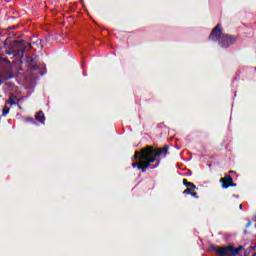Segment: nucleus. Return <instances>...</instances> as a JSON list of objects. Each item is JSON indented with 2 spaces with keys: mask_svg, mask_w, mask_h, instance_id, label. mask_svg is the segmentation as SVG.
Wrapping results in <instances>:
<instances>
[{
  "mask_svg": "<svg viewBox=\"0 0 256 256\" xmlns=\"http://www.w3.org/2000/svg\"><path fill=\"white\" fill-rule=\"evenodd\" d=\"M167 155H169V146L167 145L163 148L146 146L140 151H135L132 159H135V161L148 162L151 165V163H155V161L159 163L157 157H163L165 159Z\"/></svg>",
  "mask_w": 256,
  "mask_h": 256,
  "instance_id": "f257e3e1",
  "label": "nucleus"
},
{
  "mask_svg": "<svg viewBox=\"0 0 256 256\" xmlns=\"http://www.w3.org/2000/svg\"><path fill=\"white\" fill-rule=\"evenodd\" d=\"M209 39L211 41L217 42L218 45L222 49H229L231 45H235V41H237V36L230 35V34H223V28L221 24H217L211 31L209 35Z\"/></svg>",
  "mask_w": 256,
  "mask_h": 256,
  "instance_id": "f03ea898",
  "label": "nucleus"
},
{
  "mask_svg": "<svg viewBox=\"0 0 256 256\" xmlns=\"http://www.w3.org/2000/svg\"><path fill=\"white\" fill-rule=\"evenodd\" d=\"M13 47H16L12 50H7L5 52L6 55H14V57H23L25 55V51H27V47L23 46V40H15L12 43Z\"/></svg>",
  "mask_w": 256,
  "mask_h": 256,
  "instance_id": "7ed1b4c3",
  "label": "nucleus"
},
{
  "mask_svg": "<svg viewBox=\"0 0 256 256\" xmlns=\"http://www.w3.org/2000/svg\"><path fill=\"white\" fill-rule=\"evenodd\" d=\"M209 251H213L214 253H216V255H219V256H227L229 253L227 250H225V247H223L222 249H219L215 247L213 244L210 245Z\"/></svg>",
  "mask_w": 256,
  "mask_h": 256,
  "instance_id": "20e7f679",
  "label": "nucleus"
},
{
  "mask_svg": "<svg viewBox=\"0 0 256 256\" xmlns=\"http://www.w3.org/2000/svg\"><path fill=\"white\" fill-rule=\"evenodd\" d=\"M224 249L226 252L230 253V256L239 255V250H237V247H234L233 245L224 246Z\"/></svg>",
  "mask_w": 256,
  "mask_h": 256,
  "instance_id": "39448f33",
  "label": "nucleus"
},
{
  "mask_svg": "<svg viewBox=\"0 0 256 256\" xmlns=\"http://www.w3.org/2000/svg\"><path fill=\"white\" fill-rule=\"evenodd\" d=\"M143 163L145 165H143ZM141 164L143 165L144 169H157V167H159V165H161V160H158V162L155 165H150L149 162H143L141 161Z\"/></svg>",
  "mask_w": 256,
  "mask_h": 256,
  "instance_id": "423d86ee",
  "label": "nucleus"
},
{
  "mask_svg": "<svg viewBox=\"0 0 256 256\" xmlns=\"http://www.w3.org/2000/svg\"><path fill=\"white\" fill-rule=\"evenodd\" d=\"M35 119L39 123L45 124V114L43 113V111L37 112L35 115Z\"/></svg>",
  "mask_w": 256,
  "mask_h": 256,
  "instance_id": "0eeeda50",
  "label": "nucleus"
},
{
  "mask_svg": "<svg viewBox=\"0 0 256 256\" xmlns=\"http://www.w3.org/2000/svg\"><path fill=\"white\" fill-rule=\"evenodd\" d=\"M233 181V177H231L230 175H225L224 178L220 179V183H222V185H231Z\"/></svg>",
  "mask_w": 256,
  "mask_h": 256,
  "instance_id": "6e6552de",
  "label": "nucleus"
},
{
  "mask_svg": "<svg viewBox=\"0 0 256 256\" xmlns=\"http://www.w3.org/2000/svg\"><path fill=\"white\" fill-rule=\"evenodd\" d=\"M13 99H17V96L15 94H11L10 98L6 101V103L8 105H19V103H17L16 101H14Z\"/></svg>",
  "mask_w": 256,
  "mask_h": 256,
  "instance_id": "1a4fd4ad",
  "label": "nucleus"
},
{
  "mask_svg": "<svg viewBox=\"0 0 256 256\" xmlns=\"http://www.w3.org/2000/svg\"><path fill=\"white\" fill-rule=\"evenodd\" d=\"M183 186L190 187V189H193V190L197 189V186L192 182L187 181V179H183Z\"/></svg>",
  "mask_w": 256,
  "mask_h": 256,
  "instance_id": "9d476101",
  "label": "nucleus"
},
{
  "mask_svg": "<svg viewBox=\"0 0 256 256\" xmlns=\"http://www.w3.org/2000/svg\"><path fill=\"white\" fill-rule=\"evenodd\" d=\"M9 111H11V109L9 107L5 106L2 109V117H7V115H9Z\"/></svg>",
  "mask_w": 256,
  "mask_h": 256,
  "instance_id": "9b49d317",
  "label": "nucleus"
},
{
  "mask_svg": "<svg viewBox=\"0 0 256 256\" xmlns=\"http://www.w3.org/2000/svg\"><path fill=\"white\" fill-rule=\"evenodd\" d=\"M229 187H237V183H231L228 185H222V189H229Z\"/></svg>",
  "mask_w": 256,
  "mask_h": 256,
  "instance_id": "f8f14e48",
  "label": "nucleus"
},
{
  "mask_svg": "<svg viewBox=\"0 0 256 256\" xmlns=\"http://www.w3.org/2000/svg\"><path fill=\"white\" fill-rule=\"evenodd\" d=\"M9 79H15V75L9 74L4 77V81H9Z\"/></svg>",
  "mask_w": 256,
  "mask_h": 256,
  "instance_id": "ddd939ff",
  "label": "nucleus"
},
{
  "mask_svg": "<svg viewBox=\"0 0 256 256\" xmlns=\"http://www.w3.org/2000/svg\"><path fill=\"white\" fill-rule=\"evenodd\" d=\"M138 169L141 170L142 173H147V168H145L142 163L138 166Z\"/></svg>",
  "mask_w": 256,
  "mask_h": 256,
  "instance_id": "4468645a",
  "label": "nucleus"
},
{
  "mask_svg": "<svg viewBox=\"0 0 256 256\" xmlns=\"http://www.w3.org/2000/svg\"><path fill=\"white\" fill-rule=\"evenodd\" d=\"M26 62L27 63H35V58L28 56V57H26Z\"/></svg>",
  "mask_w": 256,
  "mask_h": 256,
  "instance_id": "2eb2a0df",
  "label": "nucleus"
},
{
  "mask_svg": "<svg viewBox=\"0 0 256 256\" xmlns=\"http://www.w3.org/2000/svg\"><path fill=\"white\" fill-rule=\"evenodd\" d=\"M40 67L39 65H33L30 67V71H39Z\"/></svg>",
  "mask_w": 256,
  "mask_h": 256,
  "instance_id": "dca6fc26",
  "label": "nucleus"
},
{
  "mask_svg": "<svg viewBox=\"0 0 256 256\" xmlns=\"http://www.w3.org/2000/svg\"><path fill=\"white\" fill-rule=\"evenodd\" d=\"M139 165H141V161L137 160V162L132 163V167L135 169V167H137V169H139Z\"/></svg>",
  "mask_w": 256,
  "mask_h": 256,
  "instance_id": "f3484780",
  "label": "nucleus"
},
{
  "mask_svg": "<svg viewBox=\"0 0 256 256\" xmlns=\"http://www.w3.org/2000/svg\"><path fill=\"white\" fill-rule=\"evenodd\" d=\"M183 195H191V188H186V189L183 191Z\"/></svg>",
  "mask_w": 256,
  "mask_h": 256,
  "instance_id": "a211bd4d",
  "label": "nucleus"
},
{
  "mask_svg": "<svg viewBox=\"0 0 256 256\" xmlns=\"http://www.w3.org/2000/svg\"><path fill=\"white\" fill-rule=\"evenodd\" d=\"M236 249L238 250V253H241V251H243L245 247L243 245H239L238 247H236Z\"/></svg>",
  "mask_w": 256,
  "mask_h": 256,
  "instance_id": "6ab92c4d",
  "label": "nucleus"
},
{
  "mask_svg": "<svg viewBox=\"0 0 256 256\" xmlns=\"http://www.w3.org/2000/svg\"><path fill=\"white\" fill-rule=\"evenodd\" d=\"M191 197H194L195 199H199V196H197V192H191Z\"/></svg>",
  "mask_w": 256,
  "mask_h": 256,
  "instance_id": "aec40b11",
  "label": "nucleus"
},
{
  "mask_svg": "<svg viewBox=\"0 0 256 256\" xmlns=\"http://www.w3.org/2000/svg\"><path fill=\"white\" fill-rule=\"evenodd\" d=\"M0 60H2L3 63H11L7 58H0Z\"/></svg>",
  "mask_w": 256,
  "mask_h": 256,
  "instance_id": "412c9836",
  "label": "nucleus"
},
{
  "mask_svg": "<svg viewBox=\"0 0 256 256\" xmlns=\"http://www.w3.org/2000/svg\"><path fill=\"white\" fill-rule=\"evenodd\" d=\"M47 74V69L43 70L42 72H40V75L43 76V75H46Z\"/></svg>",
  "mask_w": 256,
  "mask_h": 256,
  "instance_id": "4be33fe9",
  "label": "nucleus"
},
{
  "mask_svg": "<svg viewBox=\"0 0 256 256\" xmlns=\"http://www.w3.org/2000/svg\"><path fill=\"white\" fill-rule=\"evenodd\" d=\"M3 77V74H0V85H3V80L1 79Z\"/></svg>",
  "mask_w": 256,
  "mask_h": 256,
  "instance_id": "5701e85b",
  "label": "nucleus"
},
{
  "mask_svg": "<svg viewBox=\"0 0 256 256\" xmlns=\"http://www.w3.org/2000/svg\"><path fill=\"white\" fill-rule=\"evenodd\" d=\"M251 226V220L248 221V223L246 224V227H250Z\"/></svg>",
  "mask_w": 256,
  "mask_h": 256,
  "instance_id": "b1692460",
  "label": "nucleus"
},
{
  "mask_svg": "<svg viewBox=\"0 0 256 256\" xmlns=\"http://www.w3.org/2000/svg\"><path fill=\"white\" fill-rule=\"evenodd\" d=\"M41 43H43V40H40V42H39V45L41 46V49H43V45Z\"/></svg>",
  "mask_w": 256,
  "mask_h": 256,
  "instance_id": "393cba45",
  "label": "nucleus"
},
{
  "mask_svg": "<svg viewBox=\"0 0 256 256\" xmlns=\"http://www.w3.org/2000/svg\"><path fill=\"white\" fill-rule=\"evenodd\" d=\"M29 121H30L31 123H35V120H33V118H29Z\"/></svg>",
  "mask_w": 256,
  "mask_h": 256,
  "instance_id": "a878e982",
  "label": "nucleus"
},
{
  "mask_svg": "<svg viewBox=\"0 0 256 256\" xmlns=\"http://www.w3.org/2000/svg\"><path fill=\"white\" fill-rule=\"evenodd\" d=\"M187 175H193V172L191 170H189Z\"/></svg>",
  "mask_w": 256,
  "mask_h": 256,
  "instance_id": "bb28decb",
  "label": "nucleus"
},
{
  "mask_svg": "<svg viewBox=\"0 0 256 256\" xmlns=\"http://www.w3.org/2000/svg\"><path fill=\"white\" fill-rule=\"evenodd\" d=\"M255 249H256V243L253 245L252 251H255Z\"/></svg>",
  "mask_w": 256,
  "mask_h": 256,
  "instance_id": "cd10ccee",
  "label": "nucleus"
},
{
  "mask_svg": "<svg viewBox=\"0 0 256 256\" xmlns=\"http://www.w3.org/2000/svg\"><path fill=\"white\" fill-rule=\"evenodd\" d=\"M12 85H13V83H11V82L7 83L8 87H11Z\"/></svg>",
  "mask_w": 256,
  "mask_h": 256,
  "instance_id": "c85d7f7f",
  "label": "nucleus"
},
{
  "mask_svg": "<svg viewBox=\"0 0 256 256\" xmlns=\"http://www.w3.org/2000/svg\"><path fill=\"white\" fill-rule=\"evenodd\" d=\"M239 209H240V210H243V204H240V205H239Z\"/></svg>",
  "mask_w": 256,
  "mask_h": 256,
  "instance_id": "c756f323",
  "label": "nucleus"
},
{
  "mask_svg": "<svg viewBox=\"0 0 256 256\" xmlns=\"http://www.w3.org/2000/svg\"><path fill=\"white\" fill-rule=\"evenodd\" d=\"M83 76L87 77V72L83 71Z\"/></svg>",
  "mask_w": 256,
  "mask_h": 256,
  "instance_id": "7c9ffc66",
  "label": "nucleus"
},
{
  "mask_svg": "<svg viewBox=\"0 0 256 256\" xmlns=\"http://www.w3.org/2000/svg\"><path fill=\"white\" fill-rule=\"evenodd\" d=\"M9 29H17L16 26L9 27Z\"/></svg>",
  "mask_w": 256,
  "mask_h": 256,
  "instance_id": "2f4dec72",
  "label": "nucleus"
},
{
  "mask_svg": "<svg viewBox=\"0 0 256 256\" xmlns=\"http://www.w3.org/2000/svg\"><path fill=\"white\" fill-rule=\"evenodd\" d=\"M18 109H20V110H21V109H23V107H21V105H19V104H18Z\"/></svg>",
  "mask_w": 256,
  "mask_h": 256,
  "instance_id": "473e14b6",
  "label": "nucleus"
},
{
  "mask_svg": "<svg viewBox=\"0 0 256 256\" xmlns=\"http://www.w3.org/2000/svg\"><path fill=\"white\" fill-rule=\"evenodd\" d=\"M4 45H7V40H6V41H4Z\"/></svg>",
  "mask_w": 256,
  "mask_h": 256,
  "instance_id": "72a5a7b5",
  "label": "nucleus"
},
{
  "mask_svg": "<svg viewBox=\"0 0 256 256\" xmlns=\"http://www.w3.org/2000/svg\"><path fill=\"white\" fill-rule=\"evenodd\" d=\"M254 221H255V223H256V216H254Z\"/></svg>",
  "mask_w": 256,
  "mask_h": 256,
  "instance_id": "f704fd0d",
  "label": "nucleus"
},
{
  "mask_svg": "<svg viewBox=\"0 0 256 256\" xmlns=\"http://www.w3.org/2000/svg\"><path fill=\"white\" fill-rule=\"evenodd\" d=\"M176 149H180L179 146H176Z\"/></svg>",
  "mask_w": 256,
  "mask_h": 256,
  "instance_id": "c9c22d12",
  "label": "nucleus"
},
{
  "mask_svg": "<svg viewBox=\"0 0 256 256\" xmlns=\"http://www.w3.org/2000/svg\"><path fill=\"white\" fill-rule=\"evenodd\" d=\"M21 99H23V98L18 99V101H21Z\"/></svg>",
  "mask_w": 256,
  "mask_h": 256,
  "instance_id": "e433bc0d",
  "label": "nucleus"
},
{
  "mask_svg": "<svg viewBox=\"0 0 256 256\" xmlns=\"http://www.w3.org/2000/svg\"><path fill=\"white\" fill-rule=\"evenodd\" d=\"M208 167H211V164H208Z\"/></svg>",
  "mask_w": 256,
  "mask_h": 256,
  "instance_id": "4c0bfd02",
  "label": "nucleus"
},
{
  "mask_svg": "<svg viewBox=\"0 0 256 256\" xmlns=\"http://www.w3.org/2000/svg\"><path fill=\"white\" fill-rule=\"evenodd\" d=\"M253 256H256V252L253 254Z\"/></svg>",
  "mask_w": 256,
  "mask_h": 256,
  "instance_id": "58836bf2",
  "label": "nucleus"
},
{
  "mask_svg": "<svg viewBox=\"0 0 256 256\" xmlns=\"http://www.w3.org/2000/svg\"><path fill=\"white\" fill-rule=\"evenodd\" d=\"M254 71H256V67H254Z\"/></svg>",
  "mask_w": 256,
  "mask_h": 256,
  "instance_id": "ea45409f",
  "label": "nucleus"
},
{
  "mask_svg": "<svg viewBox=\"0 0 256 256\" xmlns=\"http://www.w3.org/2000/svg\"><path fill=\"white\" fill-rule=\"evenodd\" d=\"M218 235H221V232H219Z\"/></svg>",
  "mask_w": 256,
  "mask_h": 256,
  "instance_id": "a19ab883",
  "label": "nucleus"
},
{
  "mask_svg": "<svg viewBox=\"0 0 256 256\" xmlns=\"http://www.w3.org/2000/svg\"><path fill=\"white\" fill-rule=\"evenodd\" d=\"M230 173H233V171H230Z\"/></svg>",
  "mask_w": 256,
  "mask_h": 256,
  "instance_id": "79ce46f5",
  "label": "nucleus"
}]
</instances>
